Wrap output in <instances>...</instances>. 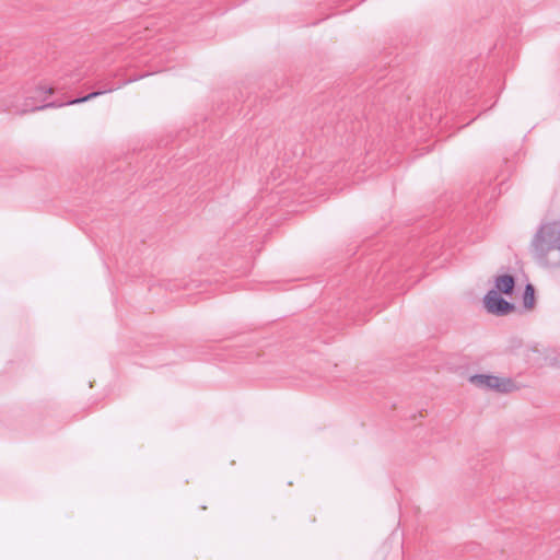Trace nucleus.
<instances>
[{
  "label": "nucleus",
  "mask_w": 560,
  "mask_h": 560,
  "mask_svg": "<svg viewBox=\"0 0 560 560\" xmlns=\"http://www.w3.org/2000/svg\"><path fill=\"white\" fill-rule=\"evenodd\" d=\"M529 250L540 264L560 268V221L540 224L530 241Z\"/></svg>",
  "instance_id": "nucleus-1"
},
{
  "label": "nucleus",
  "mask_w": 560,
  "mask_h": 560,
  "mask_svg": "<svg viewBox=\"0 0 560 560\" xmlns=\"http://www.w3.org/2000/svg\"><path fill=\"white\" fill-rule=\"evenodd\" d=\"M486 308L497 316H504L514 311V304L503 299L498 291L490 290L483 298Z\"/></svg>",
  "instance_id": "nucleus-4"
},
{
  "label": "nucleus",
  "mask_w": 560,
  "mask_h": 560,
  "mask_svg": "<svg viewBox=\"0 0 560 560\" xmlns=\"http://www.w3.org/2000/svg\"><path fill=\"white\" fill-rule=\"evenodd\" d=\"M141 78H143V75L135 77V78H129L128 80L124 81L121 84H119L117 86H109V88H105L103 90H97V91L91 92V93H89V94H86L84 96L77 97V98H73V100H69V101H67L65 103L49 102V103H44V104H37L34 97H25L21 105H13V104H11L10 106H8L5 108V110L11 112L13 114L23 115V114H26V113H33V112H37V110H43V109H46V108H56V107H62L65 105L81 104V103H85V102H89L91 100H94L97 96H101L103 94L110 93V92H113L115 90H118L122 85L136 82L139 79H141Z\"/></svg>",
  "instance_id": "nucleus-2"
},
{
  "label": "nucleus",
  "mask_w": 560,
  "mask_h": 560,
  "mask_svg": "<svg viewBox=\"0 0 560 560\" xmlns=\"http://www.w3.org/2000/svg\"><path fill=\"white\" fill-rule=\"evenodd\" d=\"M495 291L503 294H512L515 287V279L511 275L498 276L494 280Z\"/></svg>",
  "instance_id": "nucleus-5"
},
{
  "label": "nucleus",
  "mask_w": 560,
  "mask_h": 560,
  "mask_svg": "<svg viewBox=\"0 0 560 560\" xmlns=\"http://www.w3.org/2000/svg\"><path fill=\"white\" fill-rule=\"evenodd\" d=\"M37 92L42 95V94H52L54 93V88L49 86V88H46V86H38L37 88Z\"/></svg>",
  "instance_id": "nucleus-7"
},
{
  "label": "nucleus",
  "mask_w": 560,
  "mask_h": 560,
  "mask_svg": "<svg viewBox=\"0 0 560 560\" xmlns=\"http://www.w3.org/2000/svg\"><path fill=\"white\" fill-rule=\"evenodd\" d=\"M535 304V289L534 287L528 283L525 287V291L523 294V305L525 308L530 310L534 307Z\"/></svg>",
  "instance_id": "nucleus-6"
},
{
  "label": "nucleus",
  "mask_w": 560,
  "mask_h": 560,
  "mask_svg": "<svg viewBox=\"0 0 560 560\" xmlns=\"http://www.w3.org/2000/svg\"><path fill=\"white\" fill-rule=\"evenodd\" d=\"M469 381L477 387L493 389L501 394H508L518 389V386L510 377H499L489 374H476L470 376Z\"/></svg>",
  "instance_id": "nucleus-3"
}]
</instances>
